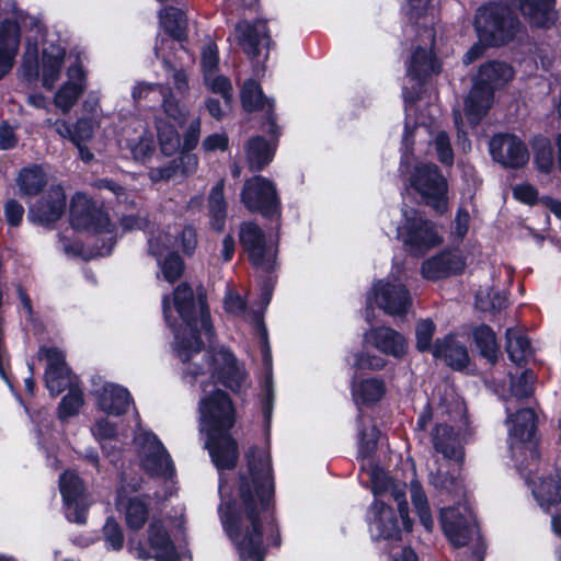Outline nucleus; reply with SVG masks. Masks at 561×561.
<instances>
[{
  "instance_id": "1",
  "label": "nucleus",
  "mask_w": 561,
  "mask_h": 561,
  "mask_svg": "<svg viewBox=\"0 0 561 561\" xmlns=\"http://www.w3.org/2000/svg\"><path fill=\"white\" fill-rule=\"evenodd\" d=\"M167 323L174 330L173 348L181 360L182 378L198 386L201 431L207 435L206 447L219 471V515L224 529L234 545L240 561H264V541L278 546V528L271 504L274 480L267 448H250L245 455L247 470L240 474L239 493L244 508L241 512L230 501V486L222 471L232 469L238 459L236 440L229 435L234 424V409L228 394L217 388L221 382L232 391L247 385V374L234 355L226 347L203 351V336L210 342L214 331L205 296L194 293L186 284L179 285L162 300Z\"/></svg>"
},
{
  "instance_id": "2",
  "label": "nucleus",
  "mask_w": 561,
  "mask_h": 561,
  "mask_svg": "<svg viewBox=\"0 0 561 561\" xmlns=\"http://www.w3.org/2000/svg\"><path fill=\"white\" fill-rule=\"evenodd\" d=\"M370 481L375 495L367 515L371 538L385 541L383 549L391 561H417L412 549L399 545L402 528L407 531L412 528L405 501V483L393 481L380 468L371 470Z\"/></svg>"
},
{
  "instance_id": "3",
  "label": "nucleus",
  "mask_w": 561,
  "mask_h": 561,
  "mask_svg": "<svg viewBox=\"0 0 561 561\" xmlns=\"http://www.w3.org/2000/svg\"><path fill=\"white\" fill-rule=\"evenodd\" d=\"M21 26L30 32L23 55V77L28 82L39 78L42 85L51 90L60 79L66 50L54 41L45 39L44 26L37 19L21 14Z\"/></svg>"
},
{
  "instance_id": "4",
  "label": "nucleus",
  "mask_w": 561,
  "mask_h": 561,
  "mask_svg": "<svg viewBox=\"0 0 561 561\" xmlns=\"http://www.w3.org/2000/svg\"><path fill=\"white\" fill-rule=\"evenodd\" d=\"M535 374L531 370H524L518 377L511 376L510 393L504 398L507 413L510 451L524 454L529 450L535 454L533 437L535 434L536 416L531 409H520L512 413L513 402H519L533 396L535 391Z\"/></svg>"
},
{
  "instance_id": "5",
  "label": "nucleus",
  "mask_w": 561,
  "mask_h": 561,
  "mask_svg": "<svg viewBox=\"0 0 561 561\" xmlns=\"http://www.w3.org/2000/svg\"><path fill=\"white\" fill-rule=\"evenodd\" d=\"M436 412L447 414L455 424H437L432 434L435 450L447 460L461 463L465 459V444L470 435L467 428L466 407L451 387L445 386Z\"/></svg>"
},
{
  "instance_id": "6",
  "label": "nucleus",
  "mask_w": 561,
  "mask_h": 561,
  "mask_svg": "<svg viewBox=\"0 0 561 561\" xmlns=\"http://www.w3.org/2000/svg\"><path fill=\"white\" fill-rule=\"evenodd\" d=\"M271 296V289L267 287L264 288L260 307L257 309L248 308L242 297L233 290L227 291L224 299L225 310L228 313H231L232 316L249 323L259 336L263 360L266 366L265 376L261 386L263 391L262 409L266 419L270 417L272 412L274 393L271 371V352L267 344V332L263 322V311L264 308H266V306L270 304Z\"/></svg>"
},
{
  "instance_id": "7",
  "label": "nucleus",
  "mask_w": 561,
  "mask_h": 561,
  "mask_svg": "<svg viewBox=\"0 0 561 561\" xmlns=\"http://www.w3.org/2000/svg\"><path fill=\"white\" fill-rule=\"evenodd\" d=\"M513 76V68L505 62L488 61L480 66L465 100V115L471 127L478 125L489 112L494 91L504 87Z\"/></svg>"
},
{
  "instance_id": "8",
  "label": "nucleus",
  "mask_w": 561,
  "mask_h": 561,
  "mask_svg": "<svg viewBox=\"0 0 561 561\" xmlns=\"http://www.w3.org/2000/svg\"><path fill=\"white\" fill-rule=\"evenodd\" d=\"M440 524L445 536L455 548H469L470 552L458 554L459 561H483L484 545L474 515L466 504L443 508Z\"/></svg>"
},
{
  "instance_id": "9",
  "label": "nucleus",
  "mask_w": 561,
  "mask_h": 561,
  "mask_svg": "<svg viewBox=\"0 0 561 561\" xmlns=\"http://www.w3.org/2000/svg\"><path fill=\"white\" fill-rule=\"evenodd\" d=\"M70 222L75 229L93 230L100 237L95 243L102 241L95 254L108 255L115 244L116 238L108 217L83 193H77L70 205Z\"/></svg>"
},
{
  "instance_id": "10",
  "label": "nucleus",
  "mask_w": 561,
  "mask_h": 561,
  "mask_svg": "<svg viewBox=\"0 0 561 561\" xmlns=\"http://www.w3.org/2000/svg\"><path fill=\"white\" fill-rule=\"evenodd\" d=\"M396 238L413 255H423L443 241L436 225L411 207L401 209V218L396 227Z\"/></svg>"
},
{
  "instance_id": "11",
  "label": "nucleus",
  "mask_w": 561,
  "mask_h": 561,
  "mask_svg": "<svg viewBox=\"0 0 561 561\" xmlns=\"http://www.w3.org/2000/svg\"><path fill=\"white\" fill-rule=\"evenodd\" d=\"M535 454L526 450L524 454L516 453L515 456L511 451L512 458L517 462L518 470L525 476L527 484L531 488V492L539 506L549 511L552 506L561 503V465H557L551 469L543 470L537 477H530L533 472V462L538 458V453L534 446Z\"/></svg>"
},
{
  "instance_id": "12",
  "label": "nucleus",
  "mask_w": 561,
  "mask_h": 561,
  "mask_svg": "<svg viewBox=\"0 0 561 561\" xmlns=\"http://www.w3.org/2000/svg\"><path fill=\"white\" fill-rule=\"evenodd\" d=\"M474 27L481 42L503 45L514 38L519 22L504 3H489L478 9Z\"/></svg>"
},
{
  "instance_id": "13",
  "label": "nucleus",
  "mask_w": 561,
  "mask_h": 561,
  "mask_svg": "<svg viewBox=\"0 0 561 561\" xmlns=\"http://www.w3.org/2000/svg\"><path fill=\"white\" fill-rule=\"evenodd\" d=\"M410 186L421 196L422 201L436 213L444 214L448 209V185L446 179L433 163H417L410 174Z\"/></svg>"
},
{
  "instance_id": "14",
  "label": "nucleus",
  "mask_w": 561,
  "mask_h": 561,
  "mask_svg": "<svg viewBox=\"0 0 561 561\" xmlns=\"http://www.w3.org/2000/svg\"><path fill=\"white\" fill-rule=\"evenodd\" d=\"M373 304L392 317L404 316L412 304V297L405 285L398 279H379L367 294L366 320L371 321Z\"/></svg>"
},
{
  "instance_id": "15",
  "label": "nucleus",
  "mask_w": 561,
  "mask_h": 561,
  "mask_svg": "<svg viewBox=\"0 0 561 561\" xmlns=\"http://www.w3.org/2000/svg\"><path fill=\"white\" fill-rule=\"evenodd\" d=\"M198 243L197 230L191 225H172L152 230L148 237V249L152 256L170 250H181L185 255H193Z\"/></svg>"
},
{
  "instance_id": "16",
  "label": "nucleus",
  "mask_w": 561,
  "mask_h": 561,
  "mask_svg": "<svg viewBox=\"0 0 561 561\" xmlns=\"http://www.w3.org/2000/svg\"><path fill=\"white\" fill-rule=\"evenodd\" d=\"M241 202L251 213H260L266 218H279V198L274 183L266 178L257 175L247 180Z\"/></svg>"
},
{
  "instance_id": "17",
  "label": "nucleus",
  "mask_w": 561,
  "mask_h": 561,
  "mask_svg": "<svg viewBox=\"0 0 561 561\" xmlns=\"http://www.w3.org/2000/svg\"><path fill=\"white\" fill-rule=\"evenodd\" d=\"M142 468L151 476L171 477L174 471L173 462L167 449L158 437L146 431L135 434Z\"/></svg>"
},
{
  "instance_id": "18",
  "label": "nucleus",
  "mask_w": 561,
  "mask_h": 561,
  "mask_svg": "<svg viewBox=\"0 0 561 561\" xmlns=\"http://www.w3.org/2000/svg\"><path fill=\"white\" fill-rule=\"evenodd\" d=\"M239 239L251 263L264 271L271 270L276 260V245L267 241L262 229L253 222L240 226Z\"/></svg>"
},
{
  "instance_id": "19",
  "label": "nucleus",
  "mask_w": 561,
  "mask_h": 561,
  "mask_svg": "<svg viewBox=\"0 0 561 561\" xmlns=\"http://www.w3.org/2000/svg\"><path fill=\"white\" fill-rule=\"evenodd\" d=\"M130 551L142 560L175 561L178 559L175 546L160 520L151 522L145 542H130Z\"/></svg>"
},
{
  "instance_id": "20",
  "label": "nucleus",
  "mask_w": 561,
  "mask_h": 561,
  "mask_svg": "<svg viewBox=\"0 0 561 561\" xmlns=\"http://www.w3.org/2000/svg\"><path fill=\"white\" fill-rule=\"evenodd\" d=\"M39 358H46L47 368L45 371L46 388L51 396H58L65 390H69L79 385L77 376L72 375L65 363L64 353L57 347H41Z\"/></svg>"
},
{
  "instance_id": "21",
  "label": "nucleus",
  "mask_w": 561,
  "mask_h": 561,
  "mask_svg": "<svg viewBox=\"0 0 561 561\" xmlns=\"http://www.w3.org/2000/svg\"><path fill=\"white\" fill-rule=\"evenodd\" d=\"M59 490L67 519L77 524H84L89 503L84 495L82 480L75 471L67 470L59 478Z\"/></svg>"
},
{
  "instance_id": "22",
  "label": "nucleus",
  "mask_w": 561,
  "mask_h": 561,
  "mask_svg": "<svg viewBox=\"0 0 561 561\" xmlns=\"http://www.w3.org/2000/svg\"><path fill=\"white\" fill-rule=\"evenodd\" d=\"M489 150L492 159L506 168H520L529 160L525 142L512 134H499L492 137Z\"/></svg>"
},
{
  "instance_id": "23",
  "label": "nucleus",
  "mask_w": 561,
  "mask_h": 561,
  "mask_svg": "<svg viewBox=\"0 0 561 561\" xmlns=\"http://www.w3.org/2000/svg\"><path fill=\"white\" fill-rule=\"evenodd\" d=\"M236 37L247 55L260 61L264 53V59L267 58L271 37L266 27V22L257 20L254 23L242 21L236 26Z\"/></svg>"
},
{
  "instance_id": "24",
  "label": "nucleus",
  "mask_w": 561,
  "mask_h": 561,
  "mask_svg": "<svg viewBox=\"0 0 561 561\" xmlns=\"http://www.w3.org/2000/svg\"><path fill=\"white\" fill-rule=\"evenodd\" d=\"M131 95L136 102L144 99H151V95H161L163 113L180 126H182L190 116L188 108L182 105L174 98L172 92L167 91L162 84L138 82L134 87Z\"/></svg>"
},
{
  "instance_id": "25",
  "label": "nucleus",
  "mask_w": 561,
  "mask_h": 561,
  "mask_svg": "<svg viewBox=\"0 0 561 561\" xmlns=\"http://www.w3.org/2000/svg\"><path fill=\"white\" fill-rule=\"evenodd\" d=\"M137 491L139 483L127 484L124 480L117 491L116 507L124 514L126 525L131 530L140 529L149 518L148 503L139 496H128L127 491Z\"/></svg>"
},
{
  "instance_id": "26",
  "label": "nucleus",
  "mask_w": 561,
  "mask_h": 561,
  "mask_svg": "<svg viewBox=\"0 0 561 561\" xmlns=\"http://www.w3.org/2000/svg\"><path fill=\"white\" fill-rule=\"evenodd\" d=\"M121 145L129 149L136 161L146 163L154 152L152 136L141 119L134 118L122 131Z\"/></svg>"
},
{
  "instance_id": "27",
  "label": "nucleus",
  "mask_w": 561,
  "mask_h": 561,
  "mask_svg": "<svg viewBox=\"0 0 561 561\" xmlns=\"http://www.w3.org/2000/svg\"><path fill=\"white\" fill-rule=\"evenodd\" d=\"M66 208V196L61 187L50 188L39 201L28 206L27 218L34 224L49 225L57 221Z\"/></svg>"
},
{
  "instance_id": "28",
  "label": "nucleus",
  "mask_w": 561,
  "mask_h": 561,
  "mask_svg": "<svg viewBox=\"0 0 561 561\" xmlns=\"http://www.w3.org/2000/svg\"><path fill=\"white\" fill-rule=\"evenodd\" d=\"M466 260L459 250H446L424 261L422 276L428 280H437L462 272Z\"/></svg>"
},
{
  "instance_id": "29",
  "label": "nucleus",
  "mask_w": 561,
  "mask_h": 561,
  "mask_svg": "<svg viewBox=\"0 0 561 561\" xmlns=\"http://www.w3.org/2000/svg\"><path fill=\"white\" fill-rule=\"evenodd\" d=\"M437 69V62L434 59L431 50L424 48L415 49L407 71V77L409 81L412 82L411 88L413 91L410 92L407 85L403 87V98L407 103H412L415 101L423 79L426 76L436 72Z\"/></svg>"
},
{
  "instance_id": "30",
  "label": "nucleus",
  "mask_w": 561,
  "mask_h": 561,
  "mask_svg": "<svg viewBox=\"0 0 561 561\" xmlns=\"http://www.w3.org/2000/svg\"><path fill=\"white\" fill-rule=\"evenodd\" d=\"M85 72L81 65L75 64L67 70V81L56 91L54 104L67 114L85 90Z\"/></svg>"
},
{
  "instance_id": "31",
  "label": "nucleus",
  "mask_w": 561,
  "mask_h": 561,
  "mask_svg": "<svg viewBox=\"0 0 561 561\" xmlns=\"http://www.w3.org/2000/svg\"><path fill=\"white\" fill-rule=\"evenodd\" d=\"M364 343L374 346L382 354L401 357L407 352L405 337L389 327L373 328L364 333Z\"/></svg>"
},
{
  "instance_id": "32",
  "label": "nucleus",
  "mask_w": 561,
  "mask_h": 561,
  "mask_svg": "<svg viewBox=\"0 0 561 561\" xmlns=\"http://www.w3.org/2000/svg\"><path fill=\"white\" fill-rule=\"evenodd\" d=\"M21 14L16 21L4 20L0 23V79L12 68L20 45Z\"/></svg>"
},
{
  "instance_id": "33",
  "label": "nucleus",
  "mask_w": 561,
  "mask_h": 561,
  "mask_svg": "<svg viewBox=\"0 0 561 561\" xmlns=\"http://www.w3.org/2000/svg\"><path fill=\"white\" fill-rule=\"evenodd\" d=\"M98 408L108 415H121L128 409L131 397L128 390L122 386L105 382L94 388Z\"/></svg>"
},
{
  "instance_id": "34",
  "label": "nucleus",
  "mask_w": 561,
  "mask_h": 561,
  "mask_svg": "<svg viewBox=\"0 0 561 561\" xmlns=\"http://www.w3.org/2000/svg\"><path fill=\"white\" fill-rule=\"evenodd\" d=\"M241 103L247 112L266 111L267 115V133L277 136V127L274 117L271 114L273 107L272 102L266 99L259 83L254 80H247L241 88Z\"/></svg>"
},
{
  "instance_id": "35",
  "label": "nucleus",
  "mask_w": 561,
  "mask_h": 561,
  "mask_svg": "<svg viewBox=\"0 0 561 561\" xmlns=\"http://www.w3.org/2000/svg\"><path fill=\"white\" fill-rule=\"evenodd\" d=\"M387 392L386 383L377 377L355 378L352 382V396L356 404H374Z\"/></svg>"
},
{
  "instance_id": "36",
  "label": "nucleus",
  "mask_w": 561,
  "mask_h": 561,
  "mask_svg": "<svg viewBox=\"0 0 561 561\" xmlns=\"http://www.w3.org/2000/svg\"><path fill=\"white\" fill-rule=\"evenodd\" d=\"M433 356L444 359L448 366L455 369L466 367L469 362L467 348L451 336L436 340L433 346Z\"/></svg>"
},
{
  "instance_id": "37",
  "label": "nucleus",
  "mask_w": 561,
  "mask_h": 561,
  "mask_svg": "<svg viewBox=\"0 0 561 561\" xmlns=\"http://www.w3.org/2000/svg\"><path fill=\"white\" fill-rule=\"evenodd\" d=\"M47 183L44 170L38 165H32L21 170L16 178V184L22 197L37 195Z\"/></svg>"
},
{
  "instance_id": "38",
  "label": "nucleus",
  "mask_w": 561,
  "mask_h": 561,
  "mask_svg": "<svg viewBox=\"0 0 561 561\" xmlns=\"http://www.w3.org/2000/svg\"><path fill=\"white\" fill-rule=\"evenodd\" d=\"M275 152V144L267 142L263 137L251 138L245 154L251 170H261L268 164Z\"/></svg>"
},
{
  "instance_id": "39",
  "label": "nucleus",
  "mask_w": 561,
  "mask_h": 561,
  "mask_svg": "<svg viewBox=\"0 0 561 561\" xmlns=\"http://www.w3.org/2000/svg\"><path fill=\"white\" fill-rule=\"evenodd\" d=\"M506 352L510 359L517 365L525 363L533 355L529 340L517 329L506 331Z\"/></svg>"
},
{
  "instance_id": "40",
  "label": "nucleus",
  "mask_w": 561,
  "mask_h": 561,
  "mask_svg": "<svg viewBox=\"0 0 561 561\" xmlns=\"http://www.w3.org/2000/svg\"><path fill=\"white\" fill-rule=\"evenodd\" d=\"M154 257L158 264V279L163 278L168 283L173 284L182 276L184 262L176 252L170 250Z\"/></svg>"
},
{
  "instance_id": "41",
  "label": "nucleus",
  "mask_w": 561,
  "mask_h": 561,
  "mask_svg": "<svg viewBox=\"0 0 561 561\" xmlns=\"http://www.w3.org/2000/svg\"><path fill=\"white\" fill-rule=\"evenodd\" d=\"M208 211L211 227L218 231L222 230L227 216V204L224 197V180H220L209 193Z\"/></svg>"
},
{
  "instance_id": "42",
  "label": "nucleus",
  "mask_w": 561,
  "mask_h": 561,
  "mask_svg": "<svg viewBox=\"0 0 561 561\" xmlns=\"http://www.w3.org/2000/svg\"><path fill=\"white\" fill-rule=\"evenodd\" d=\"M156 129L161 152L164 156H172L181 147V138L176 128L164 118H156Z\"/></svg>"
},
{
  "instance_id": "43",
  "label": "nucleus",
  "mask_w": 561,
  "mask_h": 561,
  "mask_svg": "<svg viewBox=\"0 0 561 561\" xmlns=\"http://www.w3.org/2000/svg\"><path fill=\"white\" fill-rule=\"evenodd\" d=\"M160 24L178 42H182L185 38L186 19L181 10L165 8L160 11Z\"/></svg>"
},
{
  "instance_id": "44",
  "label": "nucleus",
  "mask_w": 561,
  "mask_h": 561,
  "mask_svg": "<svg viewBox=\"0 0 561 561\" xmlns=\"http://www.w3.org/2000/svg\"><path fill=\"white\" fill-rule=\"evenodd\" d=\"M434 12V0H407V4L403 7V13L411 22L425 27L433 23Z\"/></svg>"
},
{
  "instance_id": "45",
  "label": "nucleus",
  "mask_w": 561,
  "mask_h": 561,
  "mask_svg": "<svg viewBox=\"0 0 561 561\" xmlns=\"http://www.w3.org/2000/svg\"><path fill=\"white\" fill-rule=\"evenodd\" d=\"M430 483L440 493H447L453 496H458L462 493L461 481L455 473L444 471L439 466L435 470L430 469L428 473Z\"/></svg>"
},
{
  "instance_id": "46",
  "label": "nucleus",
  "mask_w": 561,
  "mask_h": 561,
  "mask_svg": "<svg viewBox=\"0 0 561 561\" xmlns=\"http://www.w3.org/2000/svg\"><path fill=\"white\" fill-rule=\"evenodd\" d=\"M84 404L83 392L80 386H76L68 390V393L62 397L57 409V416L60 422L65 423L69 419L79 414L80 409Z\"/></svg>"
},
{
  "instance_id": "47",
  "label": "nucleus",
  "mask_w": 561,
  "mask_h": 561,
  "mask_svg": "<svg viewBox=\"0 0 561 561\" xmlns=\"http://www.w3.org/2000/svg\"><path fill=\"white\" fill-rule=\"evenodd\" d=\"M472 336L481 355L490 362H494L499 353V345L493 330L482 324L473 330Z\"/></svg>"
},
{
  "instance_id": "48",
  "label": "nucleus",
  "mask_w": 561,
  "mask_h": 561,
  "mask_svg": "<svg viewBox=\"0 0 561 561\" xmlns=\"http://www.w3.org/2000/svg\"><path fill=\"white\" fill-rule=\"evenodd\" d=\"M411 501L419 515V518L428 531L432 530L434 520L430 511L427 496L419 481L414 480L410 484Z\"/></svg>"
},
{
  "instance_id": "49",
  "label": "nucleus",
  "mask_w": 561,
  "mask_h": 561,
  "mask_svg": "<svg viewBox=\"0 0 561 561\" xmlns=\"http://www.w3.org/2000/svg\"><path fill=\"white\" fill-rule=\"evenodd\" d=\"M534 161L537 169L542 173H550L553 168V149L548 138L537 136L533 141Z\"/></svg>"
},
{
  "instance_id": "50",
  "label": "nucleus",
  "mask_w": 561,
  "mask_h": 561,
  "mask_svg": "<svg viewBox=\"0 0 561 561\" xmlns=\"http://www.w3.org/2000/svg\"><path fill=\"white\" fill-rule=\"evenodd\" d=\"M203 83L209 92L220 95L227 106L231 104L233 89L231 81L226 76L219 71L211 72L203 76Z\"/></svg>"
},
{
  "instance_id": "51",
  "label": "nucleus",
  "mask_w": 561,
  "mask_h": 561,
  "mask_svg": "<svg viewBox=\"0 0 561 561\" xmlns=\"http://www.w3.org/2000/svg\"><path fill=\"white\" fill-rule=\"evenodd\" d=\"M358 439H359V454L364 457L368 456L376 446L378 438V430L375 425L370 424L369 420H365L362 415L358 416Z\"/></svg>"
},
{
  "instance_id": "52",
  "label": "nucleus",
  "mask_w": 561,
  "mask_h": 561,
  "mask_svg": "<svg viewBox=\"0 0 561 561\" xmlns=\"http://www.w3.org/2000/svg\"><path fill=\"white\" fill-rule=\"evenodd\" d=\"M476 305L482 311H499L506 307V295L499 290H479Z\"/></svg>"
},
{
  "instance_id": "53",
  "label": "nucleus",
  "mask_w": 561,
  "mask_h": 561,
  "mask_svg": "<svg viewBox=\"0 0 561 561\" xmlns=\"http://www.w3.org/2000/svg\"><path fill=\"white\" fill-rule=\"evenodd\" d=\"M103 538L108 550L119 551L124 546L122 527L112 517L107 518L103 526Z\"/></svg>"
},
{
  "instance_id": "54",
  "label": "nucleus",
  "mask_w": 561,
  "mask_h": 561,
  "mask_svg": "<svg viewBox=\"0 0 561 561\" xmlns=\"http://www.w3.org/2000/svg\"><path fill=\"white\" fill-rule=\"evenodd\" d=\"M101 121L82 116L73 124V145L87 142L92 139L95 128H99Z\"/></svg>"
},
{
  "instance_id": "55",
  "label": "nucleus",
  "mask_w": 561,
  "mask_h": 561,
  "mask_svg": "<svg viewBox=\"0 0 561 561\" xmlns=\"http://www.w3.org/2000/svg\"><path fill=\"white\" fill-rule=\"evenodd\" d=\"M202 75L219 71V55L217 45L210 39L207 41L201 53Z\"/></svg>"
},
{
  "instance_id": "56",
  "label": "nucleus",
  "mask_w": 561,
  "mask_h": 561,
  "mask_svg": "<svg viewBox=\"0 0 561 561\" xmlns=\"http://www.w3.org/2000/svg\"><path fill=\"white\" fill-rule=\"evenodd\" d=\"M435 324L430 319H424L417 322L415 328L416 347L419 351H432V339L435 333Z\"/></svg>"
},
{
  "instance_id": "57",
  "label": "nucleus",
  "mask_w": 561,
  "mask_h": 561,
  "mask_svg": "<svg viewBox=\"0 0 561 561\" xmlns=\"http://www.w3.org/2000/svg\"><path fill=\"white\" fill-rule=\"evenodd\" d=\"M433 146L437 153L438 160L445 165L454 163V152L450 146V140L445 131H438L433 139Z\"/></svg>"
},
{
  "instance_id": "58",
  "label": "nucleus",
  "mask_w": 561,
  "mask_h": 561,
  "mask_svg": "<svg viewBox=\"0 0 561 561\" xmlns=\"http://www.w3.org/2000/svg\"><path fill=\"white\" fill-rule=\"evenodd\" d=\"M101 94L99 91H90L82 103V108L84 112L83 116H88L102 122L104 117L103 111L101 108Z\"/></svg>"
},
{
  "instance_id": "59",
  "label": "nucleus",
  "mask_w": 561,
  "mask_h": 561,
  "mask_svg": "<svg viewBox=\"0 0 561 561\" xmlns=\"http://www.w3.org/2000/svg\"><path fill=\"white\" fill-rule=\"evenodd\" d=\"M91 433L100 443L114 439L116 437V427L106 417L98 419L91 427Z\"/></svg>"
},
{
  "instance_id": "60",
  "label": "nucleus",
  "mask_w": 561,
  "mask_h": 561,
  "mask_svg": "<svg viewBox=\"0 0 561 561\" xmlns=\"http://www.w3.org/2000/svg\"><path fill=\"white\" fill-rule=\"evenodd\" d=\"M354 365L358 369L379 370L386 366V360L380 356L363 352L357 354Z\"/></svg>"
},
{
  "instance_id": "61",
  "label": "nucleus",
  "mask_w": 561,
  "mask_h": 561,
  "mask_svg": "<svg viewBox=\"0 0 561 561\" xmlns=\"http://www.w3.org/2000/svg\"><path fill=\"white\" fill-rule=\"evenodd\" d=\"M179 174V164L176 161H171L164 167L151 168L148 171V176L152 182L168 181Z\"/></svg>"
},
{
  "instance_id": "62",
  "label": "nucleus",
  "mask_w": 561,
  "mask_h": 561,
  "mask_svg": "<svg viewBox=\"0 0 561 561\" xmlns=\"http://www.w3.org/2000/svg\"><path fill=\"white\" fill-rule=\"evenodd\" d=\"M229 138L225 133H215L207 136L203 142L202 148L207 152L216 150H226L228 148Z\"/></svg>"
},
{
  "instance_id": "63",
  "label": "nucleus",
  "mask_w": 561,
  "mask_h": 561,
  "mask_svg": "<svg viewBox=\"0 0 561 561\" xmlns=\"http://www.w3.org/2000/svg\"><path fill=\"white\" fill-rule=\"evenodd\" d=\"M179 164V174L191 175L196 172L198 167V158L188 151L182 152L178 159H174Z\"/></svg>"
},
{
  "instance_id": "64",
  "label": "nucleus",
  "mask_w": 561,
  "mask_h": 561,
  "mask_svg": "<svg viewBox=\"0 0 561 561\" xmlns=\"http://www.w3.org/2000/svg\"><path fill=\"white\" fill-rule=\"evenodd\" d=\"M24 215L23 206L15 199H10L4 205V216L10 226L16 227L21 224Z\"/></svg>"
}]
</instances>
